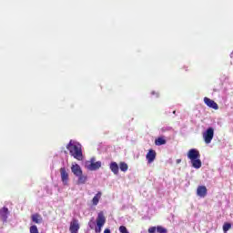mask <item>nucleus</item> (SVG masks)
I'll return each mask as SVG.
<instances>
[{
    "mask_svg": "<svg viewBox=\"0 0 233 233\" xmlns=\"http://www.w3.org/2000/svg\"><path fill=\"white\" fill-rule=\"evenodd\" d=\"M60 177L63 185L65 187L68 186V181H70V178L68 177V172L66 171V167L60 168Z\"/></svg>",
    "mask_w": 233,
    "mask_h": 233,
    "instance_id": "obj_5",
    "label": "nucleus"
},
{
    "mask_svg": "<svg viewBox=\"0 0 233 233\" xmlns=\"http://www.w3.org/2000/svg\"><path fill=\"white\" fill-rule=\"evenodd\" d=\"M105 223H106V218L105 217L103 211H100L97 214L96 227L95 228V232L101 233V229L103 228V227H105Z\"/></svg>",
    "mask_w": 233,
    "mask_h": 233,
    "instance_id": "obj_2",
    "label": "nucleus"
},
{
    "mask_svg": "<svg viewBox=\"0 0 233 233\" xmlns=\"http://www.w3.org/2000/svg\"><path fill=\"white\" fill-rule=\"evenodd\" d=\"M197 195L198 196V198H205L207 196V187L199 186L197 188Z\"/></svg>",
    "mask_w": 233,
    "mask_h": 233,
    "instance_id": "obj_11",
    "label": "nucleus"
},
{
    "mask_svg": "<svg viewBox=\"0 0 233 233\" xmlns=\"http://www.w3.org/2000/svg\"><path fill=\"white\" fill-rule=\"evenodd\" d=\"M155 145H157V147H161V145H167V140H165L163 137H158L155 140Z\"/></svg>",
    "mask_w": 233,
    "mask_h": 233,
    "instance_id": "obj_18",
    "label": "nucleus"
},
{
    "mask_svg": "<svg viewBox=\"0 0 233 233\" xmlns=\"http://www.w3.org/2000/svg\"><path fill=\"white\" fill-rule=\"evenodd\" d=\"M119 232L120 233H130V232H128V229H127V227H125V226L119 227Z\"/></svg>",
    "mask_w": 233,
    "mask_h": 233,
    "instance_id": "obj_23",
    "label": "nucleus"
},
{
    "mask_svg": "<svg viewBox=\"0 0 233 233\" xmlns=\"http://www.w3.org/2000/svg\"><path fill=\"white\" fill-rule=\"evenodd\" d=\"M109 168H110L111 172H113V174H115V176H117V174H119V166L117 165V163L111 162L109 165Z\"/></svg>",
    "mask_w": 233,
    "mask_h": 233,
    "instance_id": "obj_12",
    "label": "nucleus"
},
{
    "mask_svg": "<svg viewBox=\"0 0 233 233\" xmlns=\"http://www.w3.org/2000/svg\"><path fill=\"white\" fill-rule=\"evenodd\" d=\"M156 230H157V228H156V227H151L148 228L149 233H156Z\"/></svg>",
    "mask_w": 233,
    "mask_h": 233,
    "instance_id": "obj_24",
    "label": "nucleus"
},
{
    "mask_svg": "<svg viewBox=\"0 0 233 233\" xmlns=\"http://www.w3.org/2000/svg\"><path fill=\"white\" fill-rule=\"evenodd\" d=\"M187 157L188 159H190V161L194 160V159H199V157H201V155L199 154V151L198 149H190L187 152Z\"/></svg>",
    "mask_w": 233,
    "mask_h": 233,
    "instance_id": "obj_7",
    "label": "nucleus"
},
{
    "mask_svg": "<svg viewBox=\"0 0 233 233\" xmlns=\"http://www.w3.org/2000/svg\"><path fill=\"white\" fill-rule=\"evenodd\" d=\"M66 148L69 151V154L75 157V159L83 161V150L81 149V144H79V142L70 140L66 146Z\"/></svg>",
    "mask_w": 233,
    "mask_h": 233,
    "instance_id": "obj_1",
    "label": "nucleus"
},
{
    "mask_svg": "<svg viewBox=\"0 0 233 233\" xmlns=\"http://www.w3.org/2000/svg\"><path fill=\"white\" fill-rule=\"evenodd\" d=\"M31 219L33 223H36L37 225L43 223V218L39 214L32 215Z\"/></svg>",
    "mask_w": 233,
    "mask_h": 233,
    "instance_id": "obj_13",
    "label": "nucleus"
},
{
    "mask_svg": "<svg viewBox=\"0 0 233 233\" xmlns=\"http://www.w3.org/2000/svg\"><path fill=\"white\" fill-rule=\"evenodd\" d=\"M102 193L99 191L97 194L95 195V197L92 199V203L95 207L98 205L99 199H101Z\"/></svg>",
    "mask_w": 233,
    "mask_h": 233,
    "instance_id": "obj_16",
    "label": "nucleus"
},
{
    "mask_svg": "<svg viewBox=\"0 0 233 233\" xmlns=\"http://www.w3.org/2000/svg\"><path fill=\"white\" fill-rule=\"evenodd\" d=\"M79 221L76 218H74L71 223H70V227H69V230L71 233H77L79 232Z\"/></svg>",
    "mask_w": 233,
    "mask_h": 233,
    "instance_id": "obj_8",
    "label": "nucleus"
},
{
    "mask_svg": "<svg viewBox=\"0 0 233 233\" xmlns=\"http://www.w3.org/2000/svg\"><path fill=\"white\" fill-rule=\"evenodd\" d=\"M230 228H232V225L230 223H225L223 225V230L225 233L228 232V230H230Z\"/></svg>",
    "mask_w": 233,
    "mask_h": 233,
    "instance_id": "obj_20",
    "label": "nucleus"
},
{
    "mask_svg": "<svg viewBox=\"0 0 233 233\" xmlns=\"http://www.w3.org/2000/svg\"><path fill=\"white\" fill-rule=\"evenodd\" d=\"M202 137L206 145H210L212 139H214V127H208L206 131L202 133Z\"/></svg>",
    "mask_w": 233,
    "mask_h": 233,
    "instance_id": "obj_3",
    "label": "nucleus"
},
{
    "mask_svg": "<svg viewBox=\"0 0 233 233\" xmlns=\"http://www.w3.org/2000/svg\"><path fill=\"white\" fill-rule=\"evenodd\" d=\"M0 218L4 221H6V219H8V208H3L2 209H0Z\"/></svg>",
    "mask_w": 233,
    "mask_h": 233,
    "instance_id": "obj_14",
    "label": "nucleus"
},
{
    "mask_svg": "<svg viewBox=\"0 0 233 233\" xmlns=\"http://www.w3.org/2000/svg\"><path fill=\"white\" fill-rule=\"evenodd\" d=\"M76 177H78V185H85V183H86L87 177L86 176L83 175V173L80 176H77Z\"/></svg>",
    "mask_w": 233,
    "mask_h": 233,
    "instance_id": "obj_17",
    "label": "nucleus"
},
{
    "mask_svg": "<svg viewBox=\"0 0 233 233\" xmlns=\"http://www.w3.org/2000/svg\"><path fill=\"white\" fill-rule=\"evenodd\" d=\"M119 168L122 172H127V170H128V165H127L125 162H121L119 164Z\"/></svg>",
    "mask_w": 233,
    "mask_h": 233,
    "instance_id": "obj_19",
    "label": "nucleus"
},
{
    "mask_svg": "<svg viewBox=\"0 0 233 233\" xmlns=\"http://www.w3.org/2000/svg\"><path fill=\"white\" fill-rule=\"evenodd\" d=\"M176 163H177V165H179V163H181V158L177 159Z\"/></svg>",
    "mask_w": 233,
    "mask_h": 233,
    "instance_id": "obj_25",
    "label": "nucleus"
},
{
    "mask_svg": "<svg viewBox=\"0 0 233 233\" xmlns=\"http://www.w3.org/2000/svg\"><path fill=\"white\" fill-rule=\"evenodd\" d=\"M190 162H191L193 168L199 169V167H201V159H199V158H195L193 160H190Z\"/></svg>",
    "mask_w": 233,
    "mask_h": 233,
    "instance_id": "obj_15",
    "label": "nucleus"
},
{
    "mask_svg": "<svg viewBox=\"0 0 233 233\" xmlns=\"http://www.w3.org/2000/svg\"><path fill=\"white\" fill-rule=\"evenodd\" d=\"M146 158L147 160V163H154V161L156 160V151H154V149H150L147 152Z\"/></svg>",
    "mask_w": 233,
    "mask_h": 233,
    "instance_id": "obj_10",
    "label": "nucleus"
},
{
    "mask_svg": "<svg viewBox=\"0 0 233 233\" xmlns=\"http://www.w3.org/2000/svg\"><path fill=\"white\" fill-rule=\"evenodd\" d=\"M104 233H110V229H108V228L105 229Z\"/></svg>",
    "mask_w": 233,
    "mask_h": 233,
    "instance_id": "obj_26",
    "label": "nucleus"
},
{
    "mask_svg": "<svg viewBox=\"0 0 233 233\" xmlns=\"http://www.w3.org/2000/svg\"><path fill=\"white\" fill-rule=\"evenodd\" d=\"M154 94H156V92L153 91V92H152V96H154Z\"/></svg>",
    "mask_w": 233,
    "mask_h": 233,
    "instance_id": "obj_27",
    "label": "nucleus"
},
{
    "mask_svg": "<svg viewBox=\"0 0 233 233\" xmlns=\"http://www.w3.org/2000/svg\"><path fill=\"white\" fill-rule=\"evenodd\" d=\"M204 103L209 108H213V110H218L219 109V106H218V103H216L214 100H212L208 97H204Z\"/></svg>",
    "mask_w": 233,
    "mask_h": 233,
    "instance_id": "obj_6",
    "label": "nucleus"
},
{
    "mask_svg": "<svg viewBox=\"0 0 233 233\" xmlns=\"http://www.w3.org/2000/svg\"><path fill=\"white\" fill-rule=\"evenodd\" d=\"M30 233H39V229H37V226H35V225L31 226Z\"/></svg>",
    "mask_w": 233,
    "mask_h": 233,
    "instance_id": "obj_22",
    "label": "nucleus"
},
{
    "mask_svg": "<svg viewBox=\"0 0 233 233\" xmlns=\"http://www.w3.org/2000/svg\"><path fill=\"white\" fill-rule=\"evenodd\" d=\"M157 232L158 233H167V228H163L162 226H157Z\"/></svg>",
    "mask_w": 233,
    "mask_h": 233,
    "instance_id": "obj_21",
    "label": "nucleus"
},
{
    "mask_svg": "<svg viewBox=\"0 0 233 233\" xmlns=\"http://www.w3.org/2000/svg\"><path fill=\"white\" fill-rule=\"evenodd\" d=\"M87 170H99L101 168V161L96 162V158H91L90 161L86 162Z\"/></svg>",
    "mask_w": 233,
    "mask_h": 233,
    "instance_id": "obj_4",
    "label": "nucleus"
},
{
    "mask_svg": "<svg viewBox=\"0 0 233 233\" xmlns=\"http://www.w3.org/2000/svg\"><path fill=\"white\" fill-rule=\"evenodd\" d=\"M71 172L74 173V176H81L83 174V170L81 169V166L77 164H73L71 167Z\"/></svg>",
    "mask_w": 233,
    "mask_h": 233,
    "instance_id": "obj_9",
    "label": "nucleus"
}]
</instances>
